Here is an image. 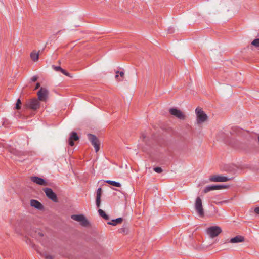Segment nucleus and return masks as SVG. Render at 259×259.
<instances>
[{
  "mask_svg": "<svg viewBox=\"0 0 259 259\" xmlns=\"http://www.w3.org/2000/svg\"><path fill=\"white\" fill-rule=\"evenodd\" d=\"M118 73H119V75L121 77H123L124 75V73L123 71H117L116 72V75H115V78H117L119 76V75H118Z\"/></svg>",
  "mask_w": 259,
  "mask_h": 259,
  "instance_id": "nucleus-26",
  "label": "nucleus"
},
{
  "mask_svg": "<svg viewBox=\"0 0 259 259\" xmlns=\"http://www.w3.org/2000/svg\"><path fill=\"white\" fill-rule=\"evenodd\" d=\"M123 221L122 218H118L116 219L112 220L111 222H108V224L115 226L117 224H120Z\"/></svg>",
  "mask_w": 259,
  "mask_h": 259,
  "instance_id": "nucleus-16",
  "label": "nucleus"
},
{
  "mask_svg": "<svg viewBox=\"0 0 259 259\" xmlns=\"http://www.w3.org/2000/svg\"><path fill=\"white\" fill-rule=\"evenodd\" d=\"M88 138L92 145L94 147L96 152H98L100 149V142L97 137L94 135L88 134Z\"/></svg>",
  "mask_w": 259,
  "mask_h": 259,
  "instance_id": "nucleus-1",
  "label": "nucleus"
},
{
  "mask_svg": "<svg viewBox=\"0 0 259 259\" xmlns=\"http://www.w3.org/2000/svg\"><path fill=\"white\" fill-rule=\"evenodd\" d=\"M213 190H215L214 185H208L205 187L204 192L206 193Z\"/></svg>",
  "mask_w": 259,
  "mask_h": 259,
  "instance_id": "nucleus-19",
  "label": "nucleus"
},
{
  "mask_svg": "<svg viewBox=\"0 0 259 259\" xmlns=\"http://www.w3.org/2000/svg\"><path fill=\"white\" fill-rule=\"evenodd\" d=\"M30 205L31 206L34 207L38 210H42L44 208V206L42 204L36 200H31Z\"/></svg>",
  "mask_w": 259,
  "mask_h": 259,
  "instance_id": "nucleus-13",
  "label": "nucleus"
},
{
  "mask_svg": "<svg viewBox=\"0 0 259 259\" xmlns=\"http://www.w3.org/2000/svg\"><path fill=\"white\" fill-rule=\"evenodd\" d=\"M221 232V228L217 226L210 227L207 229V233L211 238L217 236Z\"/></svg>",
  "mask_w": 259,
  "mask_h": 259,
  "instance_id": "nucleus-3",
  "label": "nucleus"
},
{
  "mask_svg": "<svg viewBox=\"0 0 259 259\" xmlns=\"http://www.w3.org/2000/svg\"><path fill=\"white\" fill-rule=\"evenodd\" d=\"M31 180L33 182L35 183L36 184H39L40 185L45 186L47 185L46 181L44 179L39 178L38 177H31Z\"/></svg>",
  "mask_w": 259,
  "mask_h": 259,
  "instance_id": "nucleus-12",
  "label": "nucleus"
},
{
  "mask_svg": "<svg viewBox=\"0 0 259 259\" xmlns=\"http://www.w3.org/2000/svg\"><path fill=\"white\" fill-rule=\"evenodd\" d=\"M44 236V234L42 232L39 231L37 233H36L35 237L40 242H42V244H44V242L41 240V238Z\"/></svg>",
  "mask_w": 259,
  "mask_h": 259,
  "instance_id": "nucleus-21",
  "label": "nucleus"
},
{
  "mask_svg": "<svg viewBox=\"0 0 259 259\" xmlns=\"http://www.w3.org/2000/svg\"><path fill=\"white\" fill-rule=\"evenodd\" d=\"M37 80V77L36 76H33L31 78V80L32 82H35Z\"/></svg>",
  "mask_w": 259,
  "mask_h": 259,
  "instance_id": "nucleus-32",
  "label": "nucleus"
},
{
  "mask_svg": "<svg viewBox=\"0 0 259 259\" xmlns=\"http://www.w3.org/2000/svg\"><path fill=\"white\" fill-rule=\"evenodd\" d=\"M258 142H259V136L258 137Z\"/></svg>",
  "mask_w": 259,
  "mask_h": 259,
  "instance_id": "nucleus-37",
  "label": "nucleus"
},
{
  "mask_svg": "<svg viewBox=\"0 0 259 259\" xmlns=\"http://www.w3.org/2000/svg\"><path fill=\"white\" fill-rule=\"evenodd\" d=\"M21 100H20V99H18L17 100V101L16 104V108L17 109H20V105H21Z\"/></svg>",
  "mask_w": 259,
  "mask_h": 259,
  "instance_id": "nucleus-25",
  "label": "nucleus"
},
{
  "mask_svg": "<svg viewBox=\"0 0 259 259\" xmlns=\"http://www.w3.org/2000/svg\"><path fill=\"white\" fill-rule=\"evenodd\" d=\"M99 215L106 220H109V217L103 211L102 209H99L98 210Z\"/></svg>",
  "mask_w": 259,
  "mask_h": 259,
  "instance_id": "nucleus-17",
  "label": "nucleus"
},
{
  "mask_svg": "<svg viewBox=\"0 0 259 259\" xmlns=\"http://www.w3.org/2000/svg\"><path fill=\"white\" fill-rule=\"evenodd\" d=\"M142 149L143 151H144V152H146L148 153H149V152L148 151V150L145 147H142Z\"/></svg>",
  "mask_w": 259,
  "mask_h": 259,
  "instance_id": "nucleus-34",
  "label": "nucleus"
},
{
  "mask_svg": "<svg viewBox=\"0 0 259 259\" xmlns=\"http://www.w3.org/2000/svg\"><path fill=\"white\" fill-rule=\"evenodd\" d=\"M154 171L157 173H161L162 172V169L160 167H156L153 168Z\"/></svg>",
  "mask_w": 259,
  "mask_h": 259,
  "instance_id": "nucleus-24",
  "label": "nucleus"
},
{
  "mask_svg": "<svg viewBox=\"0 0 259 259\" xmlns=\"http://www.w3.org/2000/svg\"><path fill=\"white\" fill-rule=\"evenodd\" d=\"M44 256H45L46 259H54V257L53 256L49 255V254H48L47 253H45L44 254Z\"/></svg>",
  "mask_w": 259,
  "mask_h": 259,
  "instance_id": "nucleus-28",
  "label": "nucleus"
},
{
  "mask_svg": "<svg viewBox=\"0 0 259 259\" xmlns=\"http://www.w3.org/2000/svg\"><path fill=\"white\" fill-rule=\"evenodd\" d=\"M79 139V137L77 133L75 132H71L68 139V144L70 146L74 145V141H77Z\"/></svg>",
  "mask_w": 259,
  "mask_h": 259,
  "instance_id": "nucleus-11",
  "label": "nucleus"
},
{
  "mask_svg": "<svg viewBox=\"0 0 259 259\" xmlns=\"http://www.w3.org/2000/svg\"><path fill=\"white\" fill-rule=\"evenodd\" d=\"M49 92L44 88H41L37 93L38 98L39 101H45L46 100Z\"/></svg>",
  "mask_w": 259,
  "mask_h": 259,
  "instance_id": "nucleus-9",
  "label": "nucleus"
},
{
  "mask_svg": "<svg viewBox=\"0 0 259 259\" xmlns=\"http://www.w3.org/2000/svg\"><path fill=\"white\" fill-rule=\"evenodd\" d=\"M106 182L108 184H109L112 186H115L117 187H120L121 186V184L119 182H115L114 181L107 180Z\"/></svg>",
  "mask_w": 259,
  "mask_h": 259,
  "instance_id": "nucleus-20",
  "label": "nucleus"
},
{
  "mask_svg": "<svg viewBox=\"0 0 259 259\" xmlns=\"http://www.w3.org/2000/svg\"><path fill=\"white\" fill-rule=\"evenodd\" d=\"M30 57L33 61H37L39 58V54L38 53L33 51L31 53Z\"/></svg>",
  "mask_w": 259,
  "mask_h": 259,
  "instance_id": "nucleus-18",
  "label": "nucleus"
},
{
  "mask_svg": "<svg viewBox=\"0 0 259 259\" xmlns=\"http://www.w3.org/2000/svg\"><path fill=\"white\" fill-rule=\"evenodd\" d=\"M251 45L255 47H259V38H256L251 42Z\"/></svg>",
  "mask_w": 259,
  "mask_h": 259,
  "instance_id": "nucleus-23",
  "label": "nucleus"
},
{
  "mask_svg": "<svg viewBox=\"0 0 259 259\" xmlns=\"http://www.w3.org/2000/svg\"><path fill=\"white\" fill-rule=\"evenodd\" d=\"M140 138L141 139H142L143 141H144L145 139L146 138V135L144 133H142Z\"/></svg>",
  "mask_w": 259,
  "mask_h": 259,
  "instance_id": "nucleus-29",
  "label": "nucleus"
},
{
  "mask_svg": "<svg viewBox=\"0 0 259 259\" xmlns=\"http://www.w3.org/2000/svg\"><path fill=\"white\" fill-rule=\"evenodd\" d=\"M254 212H255L256 214H259V207H256V208L254 209Z\"/></svg>",
  "mask_w": 259,
  "mask_h": 259,
  "instance_id": "nucleus-33",
  "label": "nucleus"
},
{
  "mask_svg": "<svg viewBox=\"0 0 259 259\" xmlns=\"http://www.w3.org/2000/svg\"><path fill=\"white\" fill-rule=\"evenodd\" d=\"M61 72L64 75H65L66 76H69V73H68L66 71H65V70L62 69V70H61Z\"/></svg>",
  "mask_w": 259,
  "mask_h": 259,
  "instance_id": "nucleus-30",
  "label": "nucleus"
},
{
  "mask_svg": "<svg viewBox=\"0 0 259 259\" xmlns=\"http://www.w3.org/2000/svg\"><path fill=\"white\" fill-rule=\"evenodd\" d=\"M195 112L197 116V123L199 124L207 120V116L201 109L197 108L196 109Z\"/></svg>",
  "mask_w": 259,
  "mask_h": 259,
  "instance_id": "nucleus-2",
  "label": "nucleus"
},
{
  "mask_svg": "<svg viewBox=\"0 0 259 259\" xmlns=\"http://www.w3.org/2000/svg\"><path fill=\"white\" fill-rule=\"evenodd\" d=\"M244 241V237L242 236H236V237L231 238L229 242L231 243H236L242 242Z\"/></svg>",
  "mask_w": 259,
  "mask_h": 259,
  "instance_id": "nucleus-15",
  "label": "nucleus"
},
{
  "mask_svg": "<svg viewBox=\"0 0 259 259\" xmlns=\"http://www.w3.org/2000/svg\"><path fill=\"white\" fill-rule=\"evenodd\" d=\"M52 68L56 71H60L62 70V68L60 66H56L55 65H52Z\"/></svg>",
  "mask_w": 259,
  "mask_h": 259,
  "instance_id": "nucleus-27",
  "label": "nucleus"
},
{
  "mask_svg": "<svg viewBox=\"0 0 259 259\" xmlns=\"http://www.w3.org/2000/svg\"><path fill=\"white\" fill-rule=\"evenodd\" d=\"M102 189L99 188L97 191L96 203L97 207L100 206Z\"/></svg>",
  "mask_w": 259,
  "mask_h": 259,
  "instance_id": "nucleus-14",
  "label": "nucleus"
},
{
  "mask_svg": "<svg viewBox=\"0 0 259 259\" xmlns=\"http://www.w3.org/2000/svg\"><path fill=\"white\" fill-rule=\"evenodd\" d=\"M71 219L80 222V225L83 226H87L89 222L83 214H74L71 217Z\"/></svg>",
  "mask_w": 259,
  "mask_h": 259,
  "instance_id": "nucleus-4",
  "label": "nucleus"
},
{
  "mask_svg": "<svg viewBox=\"0 0 259 259\" xmlns=\"http://www.w3.org/2000/svg\"><path fill=\"white\" fill-rule=\"evenodd\" d=\"M195 208L199 216L202 217L204 215V210L202 207L201 199L198 197L196 199Z\"/></svg>",
  "mask_w": 259,
  "mask_h": 259,
  "instance_id": "nucleus-5",
  "label": "nucleus"
},
{
  "mask_svg": "<svg viewBox=\"0 0 259 259\" xmlns=\"http://www.w3.org/2000/svg\"><path fill=\"white\" fill-rule=\"evenodd\" d=\"M120 232H125V229L124 228H122L120 229Z\"/></svg>",
  "mask_w": 259,
  "mask_h": 259,
  "instance_id": "nucleus-36",
  "label": "nucleus"
},
{
  "mask_svg": "<svg viewBox=\"0 0 259 259\" xmlns=\"http://www.w3.org/2000/svg\"><path fill=\"white\" fill-rule=\"evenodd\" d=\"M227 187L226 185L220 184V185H214L215 190H220L223 188H226Z\"/></svg>",
  "mask_w": 259,
  "mask_h": 259,
  "instance_id": "nucleus-22",
  "label": "nucleus"
},
{
  "mask_svg": "<svg viewBox=\"0 0 259 259\" xmlns=\"http://www.w3.org/2000/svg\"><path fill=\"white\" fill-rule=\"evenodd\" d=\"M43 190L49 199L54 202H57L58 201L56 194L51 188H45Z\"/></svg>",
  "mask_w": 259,
  "mask_h": 259,
  "instance_id": "nucleus-6",
  "label": "nucleus"
},
{
  "mask_svg": "<svg viewBox=\"0 0 259 259\" xmlns=\"http://www.w3.org/2000/svg\"><path fill=\"white\" fill-rule=\"evenodd\" d=\"M39 87H40V83H37L34 90H36V89H38L39 88Z\"/></svg>",
  "mask_w": 259,
  "mask_h": 259,
  "instance_id": "nucleus-35",
  "label": "nucleus"
},
{
  "mask_svg": "<svg viewBox=\"0 0 259 259\" xmlns=\"http://www.w3.org/2000/svg\"><path fill=\"white\" fill-rule=\"evenodd\" d=\"M230 180V178H229L227 177L219 176V175L213 176L209 178V180L211 182H227Z\"/></svg>",
  "mask_w": 259,
  "mask_h": 259,
  "instance_id": "nucleus-10",
  "label": "nucleus"
},
{
  "mask_svg": "<svg viewBox=\"0 0 259 259\" xmlns=\"http://www.w3.org/2000/svg\"><path fill=\"white\" fill-rule=\"evenodd\" d=\"M168 32L169 33H172L174 32V28L173 27H169L168 29Z\"/></svg>",
  "mask_w": 259,
  "mask_h": 259,
  "instance_id": "nucleus-31",
  "label": "nucleus"
},
{
  "mask_svg": "<svg viewBox=\"0 0 259 259\" xmlns=\"http://www.w3.org/2000/svg\"><path fill=\"white\" fill-rule=\"evenodd\" d=\"M27 106L33 110H36L39 108L40 103L37 99L34 98L28 101Z\"/></svg>",
  "mask_w": 259,
  "mask_h": 259,
  "instance_id": "nucleus-8",
  "label": "nucleus"
},
{
  "mask_svg": "<svg viewBox=\"0 0 259 259\" xmlns=\"http://www.w3.org/2000/svg\"><path fill=\"white\" fill-rule=\"evenodd\" d=\"M169 113L180 120L185 119V115L180 110L174 108H170L169 109Z\"/></svg>",
  "mask_w": 259,
  "mask_h": 259,
  "instance_id": "nucleus-7",
  "label": "nucleus"
}]
</instances>
